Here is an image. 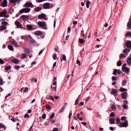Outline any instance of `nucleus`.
Wrapping results in <instances>:
<instances>
[{"label":"nucleus","instance_id":"obj_1","mask_svg":"<svg viewBox=\"0 0 131 131\" xmlns=\"http://www.w3.org/2000/svg\"><path fill=\"white\" fill-rule=\"evenodd\" d=\"M117 123L119 124L121 127H126L128 126V122L127 120H125L124 123H121L120 121V118L117 117L116 119Z\"/></svg>","mask_w":131,"mask_h":131},{"label":"nucleus","instance_id":"obj_2","mask_svg":"<svg viewBox=\"0 0 131 131\" xmlns=\"http://www.w3.org/2000/svg\"><path fill=\"white\" fill-rule=\"evenodd\" d=\"M30 10V8L27 7L22 9L19 11V12L20 13H29Z\"/></svg>","mask_w":131,"mask_h":131},{"label":"nucleus","instance_id":"obj_3","mask_svg":"<svg viewBox=\"0 0 131 131\" xmlns=\"http://www.w3.org/2000/svg\"><path fill=\"white\" fill-rule=\"evenodd\" d=\"M38 24L40 26L42 27H44L47 25L46 23L45 22L39 21L38 22Z\"/></svg>","mask_w":131,"mask_h":131},{"label":"nucleus","instance_id":"obj_4","mask_svg":"<svg viewBox=\"0 0 131 131\" xmlns=\"http://www.w3.org/2000/svg\"><path fill=\"white\" fill-rule=\"evenodd\" d=\"M23 6L24 7H30L31 6H33V7H34L35 6L33 5L32 3L31 2L26 3Z\"/></svg>","mask_w":131,"mask_h":131},{"label":"nucleus","instance_id":"obj_5","mask_svg":"<svg viewBox=\"0 0 131 131\" xmlns=\"http://www.w3.org/2000/svg\"><path fill=\"white\" fill-rule=\"evenodd\" d=\"M15 23L16 26L17 28H20L21 29L24 28L22 27V25L19 21H15Z\"/></svg>","mask_w":131,"mask_h":131},{"label":"nucleus","instance_id":"obj_6","mask_svg":"<svg viewBox=\"0 0 131 131\" xmlns=\"http://www.w3.org/2000/svg\"><path fill=\"white\" fill-rule=\"evenodd\" d=\"M126 61L127 64L129 66H130L131 65V54L128 57Z\"/></svg>","mask_w":131,"mask_h":131},{"label":"nucleus","instance_id":"obj_7","mask_svg":"<svg viewBox=\"0 0 131 131\" xmlns=\"http://www.w3.org/2000/svg\"><path fill=\"white\" fill-rule=\"evenodd\" d=\"M117 93V90L115 89H112L111 94H113L114 96L118 95L119 96L118 94Z\"/></svg>","mask_w":131,"mask_h":131},{"label":"nucleus","instance_id":"obj_8","mask_svg":"<svg viewBox=\"0 0 131 131\" xmlns=\"http://www.w3.org/2000/svg\"><path fill=\"white\" fill-rule=\"evenodd\" d=\"M126 45L128 48H131V41L127 40L126 43Z\"/></svg>","mask_w":131,"mask_h":131},{"label":"nucleus","instance_id":"obj_9","mask_svg":"<svg viewBox=\"0 0 131 131\" xmlns=\"http://www.w3.org/2000/svg\"><path fill=\"white\" fill-rule=\"evenodd\" d=\"M7 5V0H3V1L2 3V5L1 6L3 7H6Z\"/></svg>","mask_w":131,"mask_h":131},{"label":"nucleus","instance_id":"obj_10","mask_svg":"<svg viewBox=\"0 0 131 131\" xmlns=\"http://www.w3.org/2000/svg\"><path fill=\"white\" fill-rule=\"evenodd\" d=\"M127 93L126 92H124L122 94V99H124L127 97Z\"/></svg>","mask_w":131,"mask_h":131},{"label":"nucleus","instance_id":"obj_11","mask_svg":"<svg viewBox=\"0 0 131 131\" xmlns=\"http://www.w3.org/2000/svg\"><path fill=\"white\" fill-rule=\"evenodd\" d=\"M7 14V11L5 9H4L3 11L0 12V16L1 17H2L3 15H6Z\"/></svg>","mask_w":131,"mask_h":131},{"label":"nucleus","instance_id":"obj_12","mask_svg":"<svg viewBox=\"0 0 131 131\" xmlns=\"http://www.w3.org/2000/svg\"><path fill=\"white\" fill-rule=\"evenodd\" d=\"M46 17V15L43 13H42L39 15L38 16V17L39 19H43Z\"/></svg>","mask_w":131,"mask_h":131},{"label":"nucleus","instance_id":"obj_13","mask_svg":"<svg viewBox=\"0 0 131 131\" xmlns=\"http://www.w3.org/2000/svg\"><path fill=\"white\" fill-rule=\"evenodd\" d=\"M35 34L36 36H40L42 34V32L40 31H37L35 32Z\"/></svg>","mask_w":131,"mask_h":131},{"label":"nucleus","instance_id":"obj_14","mask_svg":"<svg viewBox=\"0 0 131 131\" xmlns=\"http://www.w3.org/2000/svg\"><path fill=\"white\" fill-rule=\"evenodd\" d=\"M20 18H22L23 20H25L28 19L29 18V17L27 15H23L20 16Z\"/></svg>","mask_w":131,"mask_h":131},{"label":"nucleus","instance_id":"obj_15","mask_svg":"<svg viewBox=\"0 0 131 131\" xmlns=\"http://www.w3.org/2000/svg\"><path fill=\"white\" fill-rule=\"evenodd\" d=\"M50 4L48 3H46L43 4V6L45 9H47L49 6Z\"/></svg>","mask_w":131,"mask_h":131},{"label":"nucleus","instance_id":"obj_16","mask_svg":"<svg viewBox=\"0 0 131 131\" xmlns=\"http://www.w3.org/2000/svg\"><path fill=\"white\" fill-rule=\"evenodd\" d=\"M122 71L124 72H128L129 71V69L127 67H125L123 68V69H122Z\"/></svg>","mask_w":131,"mask_h":131},{"label":"nucleus","instance_id":"obj_17","mask_svg":"<svg viewBox=\"0 0 131 131\" xmlns=\"http://www.w3.org/2000/svg\"><path fill=\"white\" fill-rule=\"evenodd\" d=\"M109 121L110 122V123L111 124H114L115 123V119L114 118H111L109 119Z\"/></svg>","mask_w":131,"mask_h":131},{"label":"nucleus","instance_id":"obj_18","mask_svg":"<svg viewBox=\"0 0 131 131\" xmlns=\"http://www.w3.org/2000/svg\"><path fill=\"white\" fill-rule=\"evenodd\" d=\"M12 44L16 47H18V45L17 42L15 41H12Z\"/></svg>","mask_w":131,"mask_h":131},{"label":"nucleus","instance_id":"obj_19","mask_svg":"<svg viewBox=\"0 0 131 131\" xmlns=\"http://www.w3.org/2000/svg\"><path fill=\"white\" fill-rule=\"evenodd\" d=\"M0 30L1 31H3L5 29H6L7 27L5 25H2L0 26Z\"/></svg>","mask_w":131,"mask_h":131},{"label":"nucleus","instance_id":"obj_20","mask_svg":"<svg viewBox=\"0 0 131 131\" xmlns=\"http://www.w3.org/2000/svg\"><path fill=\"white\" fill-rule=\"evenodd\" d=\"M41 9V8L40 7H37L35 8V10L36 12L40 11Z\"/></svg>","mask_w":131,"mask_h":131},{"label":"nucleus","instance_id":"obj_21","mask_svg":"<svg viewBox=\"0 0 131 131\" xmlns=\"http://www.w3.org/2000/svg\"><path fill=\"white\" fill-rule=\"evenodd\" d=\"M8 48L10 50L12 51L14 49L13 46L11 45H9L8 46Z\"/></svg>","mask_w":131,"mask_h":131},{"label":"nucleus","instance_id":"obj_22","mask_svg":"<svg viewBox=\"0 0 131 131\" xmlns=\"http://www.w3.org/2000/svg\"><path fill=\"white\" fill-rule=\"evenodd\" d=\"M13 62L15 64H17L19 63V60L17 59H14L13 60Z\"/></svg>","mask_w":131,"mask_h":131},{"label":"nucleus","instance_id":"obj_23","mask_svg":"<svg viewBox=\"0 0 131 131\" xmlns=\"http://www.w3.org/2000/svg\"><path fill=\"white\" fill-rule=\"evenodd\" d=\"M66 107V106H63L62 108L61 109L60 111L59 112V113H61L63 112L64 111V110L65 108Z\"/></svg>","mask_w":131,"mask_h":131},{"label":"nucleus","instance_id":"obj_24","mask_svg":"<svg viewBox=\"0 0 131 131\" xmlns=\"http://www.w3.org/2000/svg\"><path fill=\"white\" fill-rule=\"evenodd\" d=\"M14 12V9L11 8L8 11V13L10 14H12Z\"/></svg>","mask_w":131,"mask_h":131},{"label":"nucleus","instance_id":"obj_25","mask_svg":"<svg viewBox=\"0 0 131 131\" xmlns=\"http://www.w3.org/2000/svg\"><path fill=\"white\" fill-rule=\"evenodd\" d=\"M117 71L118 70L116 69H114L113 73V74L114 75H116L117 72H118Z\"/></svg>","mask_w":131,"mask_h":131},{"label":"nucleus","instance_id":"obj_26","mask_svg":"<svg viewBox=\"0 0 131 131\" xmlns=\"http://www.w3.org/2000/svg\"><path fill=\"white\" fill-rule=\"evenodd\" d=\"M11 68V67L10 66H7L5 69V70L7 71H8L10 70Z\"/></svg>","mask_w":131,"mask_h":131},{"label":"nucleus","instance_id":"obj_27","mask_svg":"<svg viewBox=\"0 0 131 131\" xmlns=\"http://www.w3.org/2000/svg\"><path fill=\"white\" fill-rule=\"evenodd\" d=\"M119 91L121 92H123L124 91H127V90L126 89L122 88L119 89Z\"/></svg>","mask_w":131,"mask_h":131},{"label":"nucleus","instance_id":"obj_28","mask_svg":"<svg viewBox=\"0 0 131 131\" xmlns=\"http://www.w3.org/2000/svg\"><path fill=\"white\" fill-rule=\"evenodd\" d=\"M32 38V37L30 36H29L26 38V39L30 42Z\"/></svg>","mask_w":131,"mask_h":131},{"label":"nucleus","instance_id":"obj_29","mask_svg":"<svg viewBox=\"0 0 131 131\" xmlns=\"http://www.w3.org/2000/svg\"><path fill=\"white\" fill-rule=\"evenodd\" d=\"M14 67L15 69L17 70H19V69L20 68V66L18 65L15 66Z\"/></svg>","mask_w":131,"mask_h":131},{"label":"nucleus","instance_id":"obj_30","mask_svg":"<svg viewBox=\"0 0 131 131\" xmlns=\"http://www.w3.org/2000/svg\"><path fill=\"white\" fill-rule=\"evenodd\" d=\"M122 64V62L121 61H118L117 63V66L119 67L121 66Z\"/></svg>","mask_w":131,"mask_h":131},{"label":"nucleus","instance_id":"obj_31","mask_svg":"<svg viewBox=\"0 0 131 131\" xmlns=\"http://www.w3.org/2000/svg\"><path fill=\"white\" fill-rule=\"evenodd\" d=\"M127 27H128V29H130V28L131 27V22H128L127 23Z\"/></svg>","mask_w":131,"mask_h":131},{"label":"nucleus","instance_id":"obj_32","mask_svg":"<svg viewBox=\"0 0 131 131\" xmlns=\"http://www.w3.org/2000/svg\"><path fill=\"white\" fill-rule=\"evenodd\" d=\"M1 24L2 25H5L6 26L8 24V23L7 21H3L2 22Z\"/></svg>","mask_w":131,"mask_h":131},{"label":"nucleus","instance_id":"obj_33","mask_svg":"<svg viewBox=\"0 0 131 131\" xmlns=\"http://www.w3.org/2000/svg\"><path fill=\"white\" fill-rule=\"evenodd\" d=\"M90 2L89 1H87L86 2V7L87 8L89 7V5L90 4Z\"/></svg>","mask_w":131,"mask_h":131},{"label":"nucleus","instance_id":"obj_34","mask_svg":"<svg viewBox=\"0 0 131 131\" xmlns=\"http://www.w3.org/2000/svg\"><path fill=\"white\" fill-rule=\"evenodd\" d=\"M120 58L121 59L122 58H125V55L124 54H121L119 55Z\"/></svg>","mask_w":131,"mask_h":131},{"label":"nucleus","instance_id":"obj_35","mask_svg":"<svg viewBox=\"0 0 131 131\" xmlns=\"http://www.w3.org/2000/svg\"><path fill=\"white\" fill-rule=\"evenodd\" d=\"M5 82V81L3 82V80L2 79H0V85H3Z\"/></svg>","mask_w":131,"mask_h":131},{"label":"nucleus","instance_id":"obj_36","mask_svg":"<svg viewBox=\"0 0 131 131\" xmlns=\"http://www.w3.org/2000/svg\"><path fill=\"white\" fill-rule=\"evenodd\" d=\"M128 36H129L131 37V32H128L126 33L125 35L126 37H128Z\"/></svg>","mask_w":131,"mask_h":131},{"label":"nucleus","instance_id":"obj_37","mask_svg":"<svg viewBox=\"0 0 131 131\" xmlns=\"http://www.w3.org/2000/svg\"><path fill=\"white\" fill-rule=\"evenodd\" d=\"M27 28L29 29H32L33 28V27L32 25H27Z\"/></svg>","mask_w":131,"mask_h":131},{"label":"nucleus","instance_id":"obj_38","mask_svg":"<svg viewBox=\"0 0 131 131\" xmlns=\"http://www.w3.org/2000/svg\"><path fill=\"white\" fill-rule=\"evenodd\" d=\"M26 54L25 53L23 54L21 56L22 59H24L26 58Z\"/></svg>","mask_w":131,"mask_h":131},{"label":"nucleus","instance_id":"obj_39","mask_svg":"<svg viewBox=\"0 0 131 131\" xmlns=\"http://www.w3.org/2000/svg\"><path fill=\"white\" fill-rule=\"evenodd\" d=\"M17 1V0H10V2L13 4H15Z\"/></svg>","mask_w":131,"mask_h":131},{"label":"nucleus","instance_id":"obj_40","mask_svg":"<svg viewBox=\"0 0 131 131\" xmlns=\"http://www.w3.org/2000/svg\"><path fill=\"white\" fill-rule=\"evenodd\" d=\"M115 116V114L113 112H111L110 115V117H114Z\"/></svg>","mask_w":131,"mask_h":131},{"label":"nucleus","instance_id":"obj_41","mask_svg":"<svg viewBox=\"0 0 131 131\" xmlns=\"http://www.w3.org/2000/svg\"><path fill=\"white\" fill-rule=\"evenodd\" d=\"M35 40L32 38L31 39V40L29 42L31 44H33V43H35Z\"/></svg>","mask_w":131,"mask_h":131},{"label":"nucleus","instance_id":"obj_42","mask_svg":"<svg viewBox=\"0 0 131 131\" xmlns=\"http://www.w3.org/2000/svg\"><path fill=\"white\" fill-rule=\"evenodd\" d=\"M126 83V80H124L122 82V85H125Z\"/></svg>","mask_w":131,"mask_h":131},{"label":"nucleus","instance_id":"obj_43","mask_svg":"<svg viewBox=\"0 0 131 131\" xmlns=\"http://www.w3.org/2000/svg\"><path fill=\"white\" fill-rule=\"evenodd\" d=\"M123 108L125 109H126L128 108V106L126 104H124L123 106Z\"/></svg>","mask_w":131,"mask_h":131},{"label":"nucleus","instance_id":"obj_44","mask_svg":"<svg viewBox=\"0 0 131 131\" xmlns=\"http://www.w3.org/2000/svg\"><path fill=\"white\" fill-rule=\"evenodd\" d=\"M79 42L80 43H82L84 42V40L83 39L79 38Z\"/></svg>","mask_w":131,"mask_h":131},{"label":"nucleus","instance_id":"obj_45","mask_svg":"<svg viewBox=\"0 0 131 131\" xmlns=\"http://www.w3.org/2000/svg\"><path fill=\"white\" fill-rule=\"evenodd\" d=\"M5 127L4 125L2 123H0V128H3Z\"/></svg>","mask_w":131,"mask_h":131},{"label":"nucleus","instance_id":"obj_46","mask_svg":"<svg viewBox=\"0 0 131 131\" xmlns=\"http://www.w3.org/2000/svg\"><path fill=\"white\" fill-rule=\"evenodd\" d=\"M111 108L113 109H115L116 108V106L114 104H112L111 106Z\"/></svg>","mask_w":131,"mask_h":131},{"label":"nucleus","instance_id":"obj_47","mask_svg":"<svg viewBox=\"0 0 131 131\" xmlns=\"http://www.w3.org/2000/svg\"><path fill=\"white\" fill-rule=\"evenodd\" d=\"M54 113H52L50 117V119H52L54 117Z\"/></svg>","mask_w":131,"mask_h":131},{"label":"nucleus","instance_id":"obj_48","mask_svg":"<svg viewBox=\"0 0 131 131\" xmlns=\"http://www.w3.org/2000/svg\"><path fill=\"white\" fill-rule=\"evenodd\" d=\"M112 79L113 81H115L116 80V78L115 76H113L112 77Z\"/></svg>","mask_w":131,"mask_h":131},{"label":"nucleus","instance_id":"obj_49","mask_svg":"<svg viewBox=\"0 0 131 131\" xmlns=\"http://www.w3.org/2000/svg\"><path fill=\"white\" fill-rule=\"evenodd\" d=\"M56 55L55 53H54L52 55V57L53 58V59L56 60Z\"/></svg>","mask_w":131,"mask_h":131},{"label":"nucleus","instance_id":"obj_50","mask_svg":"<svg viewBox=\"0 0 131 131\" xmlns=\"http://www.w3.org/2000/svg\"><path fill=\"white\" fill-rule=\"evenodd\" d=\"M46 107L47 108L48 110H49L50 109V106L49 104H47L46 105Z\"/></svg>","mask_w":131,"mask_h":131},{"label":"nucleus","instance_id":"obj_51","mask_svg":"<svg viewBox=\"0 0 131 131\" xmlns=\"http://www.w3.org/2000/svg\"><path fill=\"white\" fill-rule=\"evenodd\" d=\"M52 89L54 91H56V86L53 87L52 85H51Z\"/></svg>","mask_w":131,"mask_h":131},{"label":"nucleus","instance_id":"obj_52","mask_svg":"<svg viewBox=\"0 0 131 131\" xmlns=\"http://www.w3.org/2000/svg\"><path fill=\"white\" fill-rule=\"evenodd\" d=\"M62 59L64 61L66 60V57L64 54L63 56Z\"/></svg>","mask_w":131,"mask_h":131},{"label":"nucleus","instance_id":"obj_53","mask_svg":"<svg viewBox=\"0 0 131 131\" xmlns=\"http://www.w3.org/2000/svg\"><path fill=\"white\" fill-rule=\"evenodd\" d=\"M29 116V115L27 113H26L24 116V118H26L27 117H28Z\"/></svg>","mask_w":131,"mask_h":131},{"label":"nucleus","instance_id":"obj_54","mask_svg":"<svg viewBox=\"0 0 131 131\" xmlns=\"http://www.w3.org/2000/svg\"><path fill=\"white\" fill-rule=\"evenodd\" d=\"M72 115V112L70 111L69 113V115L68 117L69 118H70L71 116Z\"/></svg>","mask_w":131,"mask_h":131},{"label":"nucleus","instance_id":"obj_55","mask_svg":"<svg viewBox=\"0 0 131 131\" xmlns=\"http://www.w3.org/2000/svg\"><path fill=\"white\" fill-rule=\"evenodd\" d=\"M126 118V117L124 116H123L121 117V120L122 121H123L125 120Z\"/></svg>","mask_w":131,"mask_h":131},{"label":"nucleus","instance_id":"obj_56","mask_svg":"<svg viewBox=\"0 0 131 131\" xmlns=\"http://www.w3.org/2000/svg\"><path fill=\"white\" fill-rule=\"evenodd\" d=\"M117 71L118 72H117V73H118V74H119L122 73V72L119 69Z\"/></svg>","mask_w":131,"mask_h":131},{"label":"nucleus","instance_id":"obj_57","mask_svg":"<svg viewBox=\"0 0 131 131\" xmlns=\"http://www.w3.org/2000/svg\"><path fill=\"white\" fill-rule=\"evenodd\" d=\"M28 88H27V87L26 88H25V89L24 90V92L25 93H26V92H27L28 91Z\"/></svg>","mask_w":131,"mask_h":131},{"label":"nucleus","instance_id":"obj_58","mask_svg":"<svg viewBox=\"0 0 131 131\" xmlns=\"http://www.w3.org/2000/svg\"><path fill=\"white\" fill-rule=\"evenodd\" d=\"M77 63L80 66L81 65V63L80 61V60H77Z\"/></svg>","mask_w":131,"mask_h":131},{"label":"nucleus","instance_id":"obj_59","mask_svg":"<svg viewBox=\"0 0 131 131\" xmlns=\"http://www.w3.org/2000/svg\"><path fill=\"white\" fill-rule=\"evenodd\" d=\"M126 65V63H124L123 64V65L122 67V69H123V68H124L125 67V66Z\"/></svg>","mask_w":131,"mask_h":131},{"label":"nucleus","instance_id":"obj_60","mask_svg":"<svg viewBox=\"0 0 131 131\" xmlns=\"http://www.w3.org/2000/svg\"><path fill=\"white\" fill-rule=\"evenodd\" d=\"M4 62H4L3 60L1 59H0V63L1 64H3Z\"/></svg>","mask_w":131,"mask_h":131},{"label":"nucleus","instance_id":"obj_61","mask_svg":"<svg viewBox=\"0 0 131 131\" xmlns=\"http://www.w3.org/2000/svg\"><path fill=\"white\" fill-rule=\"evenodd\" d=\"M46 114H43L42 115V117L43 119H45L46 117Z\"/></svg>","mask_w":131,"mask_h":131},{"label":"nucleus","instance_id":"obj_62","mask_svg":"<svg viewBox=\"0 0 131 131\" xmlns=\"http://www.w3.org/2000/svg\"><path fill=\"white\" fill-rule=\"evenodd\" d=\"M71 28L70 27H69L68 28V32L69 33L71 30Z\"/></svg>","mask_w":131,"mask_h":131},{"label":"nucleus","instance_id":"obj_63","mask_svg":"<svg viewBox=\"0 0 131 131\" xmlns=\"http://www.w3.org/2000/svg\"><path fill=\"white\" fill-rule=\"evenodd\" d=\"M90 97L89 96L85 100V102L86 103L89 100V99H90Z\"/></svg>","mask_w":131,"mask_h":131},{"label":"nucleus","instance_id":"obj_64","mask_svg":"<svg viewBox=\"0 0 131 131\" xmlns=\"http://www.w3.org/2000/svg\"><path fill=\"white\" fill-rule=\"evenodd\" d=\"M52 131H58V129L57 128H54Z\"/></svg>","mask_w":131,"mask_h":131}]
</instances>
